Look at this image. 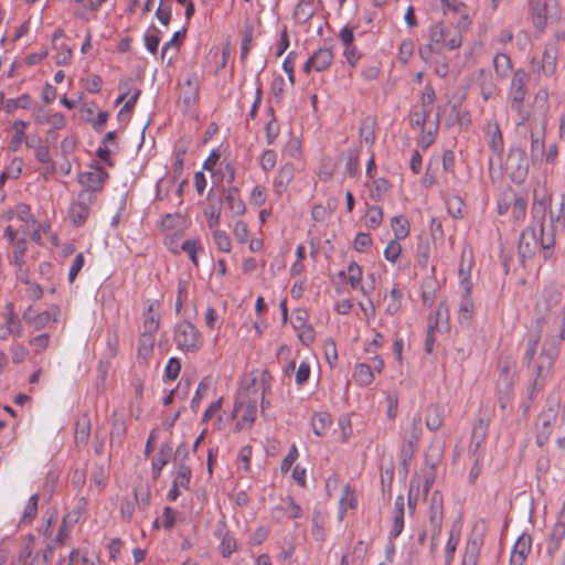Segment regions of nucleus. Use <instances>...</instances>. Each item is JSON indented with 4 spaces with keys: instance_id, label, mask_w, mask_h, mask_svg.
<instances>
[{
    "instance_id": "11",
    "label": "nucleus",
    "mask_w": 565,
    "mask_h": 565,
    "mask_svg": "<svg viewBox=\"0 0 565 565\" xmlns=\"http://www.w3.org/2000/svg\"><path fill=\"white\" fill-rule=\"evenodd\" d=\"M61 315L60 307L56 305L50 306L42 312H35L33 307L30 306L22 315V319L34 330H42L52 323L57 322Z\"/></svg>"
},
{
    "instance_id": "46",
    "label": "nucleus",
    "mask_w": 565,
    "mask_h": 565,
    "mask_svg": "<svg viewBox=\"0 0 565 565\" xmlns=\"http://www.w3.org/2000/svg\"><path fill=\"white\" fill-rule=\"evenodd\" d=\"M34 544H35L34 535L29 534L25 537V542L23 543V545L21 546V548L19 551L17 563L13 565H26V563H29L30 559L32 558V556L34 555L33 554Z\"/></svg>"
},
{
    "instance_id": "12",
    "label": "nucleus",
    "mask_w": 565,
    "mask_h": 565,
    "mask_svg": "<svg viewBox=\"0 0 565 565\" xmlns=\"http://www.w3.org/2000/svg\"><path fill=\"white\" fill-rule=\"evenodd\" d=\"M558 51L554 45L544 49L541 57H533V72L537 75L552 77L556 72Z\"/></svg>"
},
{
    "instance_id": "36",
    "label": "nucleus",
    "mask_w": 565,
    "mask_h": 565,
    "mask_svg": "<svg viewBox=\"0 0 565 565\" xmlns=\"http://www.w3.org/2000/svg\"><path fill=\"white\" fill-rule=\"evenodd\" d=\"M345 275L348 276V280L353 289H360L364 295H366L364 287L361 286L362 269L355 262L349 264L347 271L341 270L339 273V277L341 278H344Z\"/></svg>"
},
{
    "instance_id": "58",
    "label": "nucleus",
    "mask_w": 565,
    "mask_h": 565,
    "mask_svg": "<svg viewBox=\"0 0 565 565\" xmlns=\"http://www.w3.org/2000/svg\"><path fill=\"white\" fill-rule=\"evenodd\" d=\"M514 221H523L526 213V200L522 195L518 194L516 198H512V207L510 210Z\"/></svg>"
},
{
    "instance_id": "19",
    "label": "nucleus",
    "mask_w": 565,
    "mask_h": 565,
    "mask_svg": "<svg viewBox=\"0 0 565 565\" xmlns=\"http://www.w3.org/2000/svg\"><path fill=\"white\" fill-rule=\"evenodd\" d=\"M486 139L493 156L500 159L504 152V140L501 128L497 121H489L487 124Z\"/></svg>"
},
{
    "instance_id": "44",
    "label": "nucleus",
    "mask_w": 565,
    "mask_h": 565,
    "mask_svg": "<svg viewBox=\"0 0 565 565\" xmlns=\"http://www.w3.org/2000/svg\"><path fill=\"white\" fill-rule=\"evenodd\" d=\"M402 291L397 288H393L388 295H385V312L387 315H395L401 310L402 307Z\"/></svg>"
},
{
    "instance_id": "35",
    "label": "nucleus",
    "mask_w": 565,
    "mask_h": 565,
    "mask_svg": "<svg viewBox=\"0 0 565 565\" xmlns=\"http://www.w3.org/2000/svg\"><path fill=\"white\" fill-rule=\"evenodd\" d=\"M353 379L359 386H370L374 382V373L371 365L367 363H356Z\"/></svg>"
},
{
    "instance_id": "38",
    "label": "nucleus",
    "mask_w": 565,
    "mask_h": 565,
    "mask_svg": "<svg viewBox=\"0 0 565 565\" xmlns=\"http://www.w3.org/2000/svg\"><path fill=\"white\" fill-rule=\"evenodd\" d=\"M443 13L445 17L450 15H471L468 7L459 0H440Z\"/></svg>"
},
{
    "instance_id": "5",
    "label": "nucleus",
    "mask_w": 565,
    "mask_h": 565,
    "mask_svg": "<svg viewBox=\"0 0 565 565\" xmlns=\"http://www.w3.org/2000/svg\"><path fill=\"white\" fill-rule=\"evenodd\" d=\"M423 434L422 417L419 414L413 416L409 424L401 429V460L404 466L414 457L418 448V443Z\"/></svg>"
},
{
    "instance_id": "62",
    "label": "nucleus",
    "mask_w": 565,
    "mask_h": 565,
    "mask_svg": "<svg viewBox=\"0 0 565 565\" xmlns=\"http://www.w3.org/2000/svg\"><path fill=\"white\" fill-rule=\"evenodd\" d=\"M331 424L330 416L326 413H320L312 418L311 425L317 436L324 435L328 426Z\"/></svg>"
},
{
    "instance_id": "51",
    "label": "nucleus",
    "mask_w": 565,
    "mask_h": 565,
    "mask_svg": "<svg viewBox=\"0 0 565 565\" xmlns=\"http://www.w3.org/2000/svg\"><path fill=\"white\" fill-rule=\"evenodd\" d=\"M212 230V237L216 248L220 252L230 253L232 250V242L228 234L223 230H218L217 227Z\"/></svg>"
},
{
    "instance_id": "53",
    "label": "nucleus",
    "mask_w": 565,
    "mask_h": 565,
    "mask_svg": "<svg viewBox=\"0 0 565 565\" xmlns=\"http://www.w3.org/2000/svg\"><path fill=\"white\" fill-rule=\"evenodd\" d=\"M140 94H141V90L139 88L131 87L130 94L126 98V102H125L122 108L118 113V117L120 119L130 118L132 109H134Z\"/></svg>"
},
{
    "instance_id": "14",
    "label": "nucleus",
    "mask_w": 565,
    "mask_h": 565,
    "mask_svg": "<svg viewBox=\"0 0 565 565\" xmlns=\"http://www.w3.org/2000/svg\"><path fill=\"white\" fill-rule=\"evenodd\" d=\"M428 520L430 524V532L434 537L439 536L444 522V497L436 490L431 493L428 505Z\"/></svg>"
},
{
    "instance_id": "13",
    "label": "nucleus",
    "mask_w": 565,
    "mask_h": 565,
    "mask_svg": "<svg viewBox=\"0 0 565 565\" xmlns=\"http://www.w3.org/2000/svg\"><path fill=\"white\" fill-rule=\"evenodd\" d=\"M22 324L15 315L14 305L8 302L4 310L0 312V339L6 340L11 335H21Z\"/></svg>"
},
{
    "instance_id": "52",
    "label": "nucleus",
    "mask_w": 565,
    "mask_h": 565,
    "mask_svg": "<svg viewBox=\"0 0 565 565\" xmlns=\"http://www.w3.org/2000/svg\"><path fill=\"white\" fill-rule=\"evenodd\" d=\"M221 205L214 203H210L204 207L203 214L210 230L218 227L221 221Z\"/></svg>"
},
{
    "instance_id": "16",
    "label": "nucleus",
    "mask_w": 565,
    "mask_h": 565,
    "mask_svg": "<svg viewBox=\"0 0 565 565\" xmlns=\"http://www.w3.org/2000/svg\"><path fill=\"white\" fill-rule=\"evenodd\" d=\"M214 536L220 541L218 550L224 558H228L237 551V542L228 531L224 519H220L215 525Z\"/></svg>"
},
{
    "instance_id": "31",
    "label": "nucleus",
    "mask_w": 565,
    "mask_h": 565,
    "mask_svg": "<svg viewBox=\"0 0 565 565\" xmlns=\"http://www.w3.org/2000/svg\"><path fill=\"white\" fill-rule=\"evenodd\" d=\"M482 544L480 536L470 537L466 544L461 565H477Z\"/></svg>"
},
{
    "instance_id": "43",
    "label": "nucleus",
    "mask_w": 565,
    "mask_h": 565,
    "mask_svg": "<svg viewBox=\"0 0 565 565\" xmlns=\"http://www.w3.org/2000/svg\"><path fill=\"white\" fill-rule=\"evenodd\" d=\"M563 289L559 285L551 284L543 290V299L546 305V309H551L557 306L562 299Z\"/></svg>"
},
{
    "instance_id": "18",
    "label": "nucleus",
    "mask_w": 565,
    "mask_h": 565,
    "mask_svg": "<svg viewBox=\"0 0 565 565\" xmlns=\"http://www.w3.org/2000/svg\"><path fill=\"white\" fill-rule=\"evenodd\" d=\"M26 252L28 242L24 237L19 238L11 246L9 263L15 267V276L22 275L24 277L25 273L29 271Z\"/></svg>"
},
{
    "instance_id": "61",
    "label": "nucleus",
    "mask_w": 565,
    "mask_h": 565,
    "mask_svg": "<svg viewBox=\"0 0 565 565\" xmlns=\"http://www.w3.org/2000/svg\"><path fill=\"white\" fill-rule=\"evenodd\" d=\"M11 361L14 364H21L24 362L29 355V350L19 342H12V344L9 348Z\"/></svg>"
},
{
    "instance_id": "59",
    "label": "nucleus",
    "mask_w": 565,
    "mask_h": 565,
    "mask_svg": "<svg viewBox=\"0 0 565 565\" xmlns=\"http://www.w3.org/2000/svg\"><path fill=\"white\" fill-rule=\"evenodd\" d=\"M31 106H32V98L29 95L24 94V95L19 96L18 98L8 99L6 103V110L8 113H12L18 108L30 109Z\"/></svg>"
},
{
    "instance_id": "40",
    "label": "nucleus",
    "mask_w": 565,
    "mask_h": 565,
    "mask_svg": "<svg viewBox=\"0 0 565 565\" xmlns=\"http://www.w3.org/2000/svg\"><path fill=\"white\" fill-rule=\"evenodd\" d=\"M460 542V529L451 527L449 531V537L445 547V563L450 565L454 561L457 546Z\"/></svg>"
},
{
    "instance_id": "22",
    "label": "nucleus",
    "mask_w": 565,
    "mask_h": 565,
    "mask_svg": "<svg viewBox=\"0 0 565 565\" xmlns=\"http://www.w3.org/2000/svg\"><path fill=\"white\" fill-rule=\"evenodd\" d=\"M565 537V504L559 512L558 519L556 523L554 524L551 534L547 540V553L550 555L555 554V552L558 550L561 542Z\"/></svg>"
},
{
    "instance_id": "1",
    "label": "nucleus",
    "mask_w": 565,
    "mask_h": 565,
    "mask_svg": "<svg viewBox=\"0 0 565 565\" xmlns=\"http://www.w3.org/2000/svg\"><path fill=\"white\" fill-rule=\"evenodd\" d=\"M472 25L471 15H450L430 26L428 43L419 47V56L425 62H433L434 54L457 50L462 44L463 33Z\"/></svg>"
},
{
    "instance_id": "10",
    "label": "nucleus",
    "mask_w": 565,
    "mask_h": 565,
    "mask_svg": "<svg viewBox=\"0 0 565 565\" xmlns=\"http://www.w3.org/2000/svg\"><path fill=\"white\" fill-rule=\"evenodd\" d=\"M96 201L97 200L93 199L87 192H78L76 199L68 207L71 223L76 227L83 226L87 222L92 206Z\"/></svg>"
},
{
    "instance_id": "60",
    "label": "nucleus",
    "mask_w": 565,
    "mask_h": 565,
    "mask_svg": "<svg viewBox=\"0 0 565 565\" xmlns=\"http://www.w3.org/2000/svg\"><path fill=\"white\" fill-rule=\"evenodd\" d=\"M191 468L185 463H180L175 473V477L173 479V482L175 484H180L183 489H189L190 481H191Z\"/></svg>"
},
{
    "instance_id": "57",
    "label": "nucleus",
    "mask_w": 565,
    "mask_h": 565,
    "mask_svg": "<svg viewBox=\"0 0 565 565\" xmlns=\"http://www.w3.org/2000/svg\"><path fill=\"white\" fill-rule=\"evenodd\" d=\"M53 544H47L42 551H38L26 565H49L53 556Z\"/></svg>"
},
{
    "instance_id": "17",
    "label": "nucleus",
    "mask_w": 565,
    "mask_h": 565,
    "mask_svg": "<svg viewBox=\"0 0 565 565\" xmlns=\"http://www.w3.org/2000/svg\"><path fill=\"white\" fill-rule=\"evenodd\" d=\"M334 55L331 47H320L307 60L303 65V72L309 74L312 70L322 72L329 68L333 62Z\"/></svg>"
},
{
    "instance_id": "8",
    "label": "nucleus",
    "mask_w": 565,
    "mask_h": 565,
    "mask_svg": "<svg viewBox=\"0 0 565 565\" xmlns=\"http://www.w3.org/2000/svg\"><path fill=\"white\" fill-rule=\"evenodd\" d=\"M173 340L177 348L183 352H198L203 347L201 332L189 321L175 324Z\"/></svg>"
},
{
    "instance_id": "33",
    "label": "nucleus",
    "mask_w": 565,
    "mask_h": 565,
    "mask_svg": "<svg viewBox=\"0 0 565 565\" xmlns=\"http://www.w3.org/2000/svg\"><path fill=\"white\" fill-rule=\"evenodd\" d=\"M17 218L21 223H23V232H26L30 225L35 224L34 215L31 212V209L25 203H19L14 206V209L10 212L9 220Z\"/></svg>"
},
{
    "instance_id": "64",
    "label": "nucleus",
    "mask_w": 565,
    "mask_h": 565,
    "mask_svg": "<svg viewBox=\"0 0 565 565\" xmlns=\"http://www.w3.org/2000/svg\"><path fill=\"white\" fill-rule=\"evenodd\" d=\"M233 235L237 243H247L249 238V231L247 224L242 220H237L233 226Z\"/></svg>"
},
{
    "instance_id": "50",
    "label": "nucleus",
    "mask_w": 565,
    "mask_h": 565,
    "mask_svg": "<svg viewBox=\"0 0 565 565\" xmlns=\"http://www.w3.org/2000/svg\"><path fill=\"white\" fill-rule=\"evenodd\" d=\"M431 111H433L431 109L423 107V106L415 107L413 113L411 114L412 127L415 129L423 130L425 128L427 119L431 115Z\"/></svg>"
},
{
    "instance_id": "32",
    "label": "nucleus",
    "mask_w": 565,
    "mask_h": 565,
    "mask_svg": "<svg viewBox=\"0 0 565 565\" xmlns=\"http://www.w3.org/2000/svg\"><path fill=\"white\" fill-rule=\"evenodd\" d=\"M29 124L24 120H14L12 122V131L13 135L10 139L9 147L12 151H18L22 143L25 142L28 146L30 143L26 140L25 130L28 128Z\"/></svg>"
},
{
    "instance_id": "23",
    "label": "nucleus",
    "mask_w": 565,
    "mask_h": 565,
    "mask_svg": "<svg viewBox=\"0 0 565 565\" xmlns=\"http://www.w3.org/2000/svg\"><path fill=\"white\" fill-rule=\"evenodd\" d=\"M63 35V31L57 29L52 36V43L55 50L54 60L57 65H67L71 63L73 57L72 49L66 43L60 41Z\"/></svg>"
},
{
    "instance_id": "37",
    "label": "nucleus",
    "mask_w": 565,
    "mask_h": 565,
    "mask_svg": "<svg viewBox=\"0 0 565 565\" xmlns=\"http://www.w3.org/2000/svg\"><path fill=\"white\" fill-rule=\"evenodd\" d=\"M39 500L40 498L36 493L29 498L19 521L20 525H30L33 523L38 515Z\"/></svg>"
},
{
    "instance_id": "47",
    "label": "nucleus",
    "mask_w": 565,
    "mask_h": 565,
    "mask_svg": "<svg viewBox=\"0 0 565 565\" xmlns=\"http://www.w3.org/2000/svg\"><path fill=\"white\" fill-rule=\"evenodd\" d=\"M17 278L25 285V296L31 299V300H40L42 297H43V289L42 287L34 282V281H31L30 278H29V271L25 273V276L23 277L22 275H17Z\"/></svg>"
},
{
    "instance_id": "54",
    "label": "nucleus",
    "mask_w": 565,
    "mask_h": 565,
    "mask_svg": "<svg viewBox=\"0 0 565 565\" xmlns=\"http://www.w3.org/2000/svg\"><path fill=\"white\" fill-rule=\"evenodd\" d=\"M345 173L354 178L360 172V164H359V151L356 149H349L345 151Z\"/></svg>"
},
{
    "instance_id": "3",
    "label": "nucleus",
    "mask_w": 565,
    "mask_h": 565,
    "mask_svg": "<svg viewBox=\"0 0 565 565\" xmlns=\"http://www.w3.org/2000/svg\"><path fill=\"white\" fill-rule=\"evenodd\" d=\"M527 73L519 68L513 72L508 89V102L511 110L516 115L515 125L518 128L525 126L531 118V111L524 105L527 95Z\"/></svg>"
},
{
    "instance_id": "42",
    "label": "nucleus",
    "mask_w": 565,
    "mask_h": 565,
    "mask_svg": "<svg viewBox=\"0 0 565 565\" xmlns=\"http://www.w3.org/2000/svg\"><path fill=\"white\" fill-rule=\"evenodd\" d=\"M180 248L186 253L189 256L191 263L198 268L199 267V259L198 254L203 252L202 243L199 238H192L184 241Z\"/></svg>"
},
{
    "instance_id": "49",
    "label": "nucleus",
    "mask_w": 565,
    "mask_h": 565,
    "mask_svg": "<svg viewBox=\"0 0 565 565\" xmlns=\"http://www.w3.org/2000/svg\"><path fill=\"white\" fill-rule=\"evenodd\" d=\"M391 227L396 239H404L409 235V224L403 215H396L391 220Z\"/></svg>"
},
{
    "instance_id": "27",
    "label": "nucleus",
    "mask_w": 565,
    "mask_h": 565,
    "mask_svg": "<svg viewBox=\"0 0 565 565\" xmlns=\"http://www.w3.org/2000/svg\"><path fill=\"white\" fill-rule=\"evenodd\" d=\"M172 448L169 444L164 443L160 446L158 454L152 457L151 471L153 479L161 476L162 469L168 465L171 459Z\"/></svg>"
},
{
    "instance_id": "30",
    "label": "nucleus",
    "mask_w": 565,
    "mask_h": 565,
    "mask_svg": "<svg viewBox=\"0 0 565 565\" xmlns=\"http://www.w3.org/2000/svg\"><path fill=\"white\" fill-rule=\"evenodd\" d=\"M545 120L542 121L541 127L536 130H531V157L534 160L541 159L545 152Z\"/></svg>"
},
{
    "instance_id": "28",
    "label": "nucleus",
    "mask_w": 565,
    "mask_h": 565,
    "mask_svg": "<svg viewBox=\"0 0 565 565\" xmlns=\"http://www.w3.org/2000/svg\"><path fill=\"white\" fill-rule=\"evenodd\" d=\"M489 422L490 420L488 418H479L475 423L469 446L471 451L477 452L484 444L488 435Z\"/></svg>"
},
{
    "instance_id": "2",
    "label": "nucleus",
    "mask_w": 565,
    "mask_h": 565,
    "mask_svg": "<svg viewBox=\"0 0 565 565\" xmlns=\"http://www.w3.org/2000/svg\"><path fill=\"white\" fill-rule=\"evenodd\" d=\"M269 374L263 371L258 377L252 380L250 385L239 391L235 402L233 418H237L236 429H249L257 414V403L260 399L262 407L265 408V395L270 390Z\"/></svg>"
},
{
    "instance_id": "29",
    "label": "nucleus",
    "mask_w": 565,
    "mask_h": 565,
    "mask_svg": "<svg viewBox=\"0 0 565 565\" xmlns=\"http://www.w3.org/2000/svg\"><path fill=\"white\" fill-rule=\"evenodd\" d=\"M78 516L75 512L67 513L63 516L62 522L60 524L58 531L54 540L50 543L53 544L54 547L56 545H63L68 539L74 524L77 522Z\"/></svg>"
},
{
    "instance_id": "56",
    "label": "nucleus",
    "mask_w": 565,
    "mask_h": 565,
    "mask_svg": "<svg viewBox=\"0 0 565 565\" xmlns=\"http://www.w3.org/2000/svg\"><path fill=\"white\" fill-rule=\"evenodd\" d=\"M493 65L497 74L501 77H505L512 70V62L509 55L499 53L493 58Z\"/></svg>"
},
{
    "instance_id": "55",
    "label": "nucleus",
    "mask_w": 565,
    "mask_h": 565,
    "mask_svg": "<svg viewBox=\"0 0 565 565\" xmlns=\"http://www.w3.org/2000/svg\"><path fill=\"white\" fill-rule=\"evenodd\" d=\"M390 191V183L387 180L383 178H379L373 181L372 186L370 188V196L372 200L379 202L383 200V198Z\"/></svg>"
},
{
    "instance_id": "6",
    "label": "nucleus",
    "mask_w": 565,
    "mask_h": 565,
    "mask_svg": "<svg viewBox=\"0 0 565 565\" xmlns=\"http://www.w3.org/2000/svg\"><path fill=\"white\" fill-rule=\"evenodd\" d=\"M533 26L544 32L548 23L559 20L557 0H536L527 4Z\"/></svg>"
},
{
    "instance_id": "7",
    "label": "nucleus",
    "mask_w": 565,
    "mask_h": 565,
    "mask_svg": "<svg viewBox=\"0 0 565 565\" xmlns=\"http://www.w3.org/2000/svg\"><path fill=\"white\" fill-rule=\"evenodd\" d=\"M532 226L536 227V237H539V246L543 252L544 259H548L553 255V248L555 245L554 237V226L551 224L550 226L544 225L545 218V207L542 203L534 204L532 207Z\"/></svg>"
},
{
    "instance_id": "39",
    "label": "nucleus",
    "mask_w": 565,
    "mask_h": 565,
    "mask_svg": "<svg viewBox=\"0 0 565 565\" xmlns=\"http://www.w3.org/2000/svg\"><path fill=\"white\" fill-rule=\"evenodd\" d=\"M356 504L358 502L354 491L351 489L349 484H345L343 487L342 495L339 501V519L342 520L348 510L354 509Z\"/></svg>"
},
{
    "instance_id": "20",
    "label": "nucleus",
    "mask_w": 565,
    "mask_h": 565,
    "mask_svg": "<svg viewBox=\"0 0 565 565\" xmlns=\"http://www.w3.org/2000/svg\"><path fill=\"white\" fill-rule=\"evenodd\" d=\"M539 247V237H536V227L525 228L520 237L519 255L523 262L532 258Z\"/></svg>"
},
{
    "instance_id": "4",
    "label": "nucleus",
    "mask_w": 565,
    "mask_h": 565,
    "mask_svg": "<svg viewBox=\"0 0 565 565\" xmlns=\"http://www.w3.org/2000/svg\"><path fill=\"white\" fill-rule=\"evenodd\" d=\"M159 307L157 300H149L143 312V330L138 340V356L143 361H148L153 351L156 333L160 326Z\"/></svg>"
},
{
    "instance_id": "41",
    "label": "nucleus",
    "mask_w": 565,
    "mask_h": 565,
    "mask_svg": "<svg viewBox=\"0 0 565 565\" xmlns=\"http://www.w3.org/2000/svg\"><path fill=\"white\" fill-rule=\"evenodd\" d=\"M90 435L89 418L84 415L79 417L75 425V441L77 445H86Z\"/></svg>"
},
{
    "instance_id": "21",
    "label": "nucleus",
    "mask_w": 565,
    "mask_h": 565,
    "mask_svg": "<svg viewBox=\"0 0 565 565\" xmlns=\"http://www.w3.org/2000/svg\"><path fill=\"white\" fill-rule=\"evenodd\" d=\"M532 547V537L527 533H522L513 545L510 565H523Z\"/></svg>"
},
{
    "instance_id": "9",
    "label": "nucleus",
    "mask_w": 565,
    "mask_h": 565,
    "mask_svg": "<svg viewBox=\"0 0 565 565\" xmlns=\"http://www.w3.org/2000/svg\"><path fill=\"white\" fill-rule=\"evenodd\" d=\"M108 179L107 171L99 164H92L89 170L81 172L77 182L81 185L79 192H87L93 199L97 200Z\"/></svg>"
},
{
    "instance_id": "25",
    "label": "nucleus",
    "mask_w": 565,
    "mask_h": 565,
    "mask_svg": "<svg viewBox=\"0 0 565 565\" xmlns=\"http://www.w3.org/2000/svg\"><path fill=\"white\" fill-rule=\"evenodd\" d=\"M295 177V167L291 163L284 164L277 172V175L275 177L273 181V189L274 192L280 196L286 191L290 182L292 181Z\"/></svg>"
},
{
    "instance_id": "15",
    "label": "nucleus",
    "mask_w": 565,
    "mask_h": 565,
    "mask_svg": "<svg viewBox=\"0 0 565 565\" xmlns=\"http://www.w3.org/2000/svg\"><path fill=\"white\" fill-rule=\"evenodd\" d=\"M221 205H223L233 217H241L246 212V204L241 196L238 188L234 185H230L223 190Z\"/></svg>"
},
{
    "instance_id": "26",
    "label": "nucleus",
    "mask_w": 565,
    "mask_h": 565,
    "mask_svg": "<svg viewBox=\"0 0 565 565\" xmlns=\"http://www.w3.org/2000/svg\"><path fill=\"white\" fill-rule=\"evenodd\" d=\"M405 501L403 495H398L394 502L393 523L390 531V539L395 540L404 530Z\"/></svg>"
},
{
    "instance_id": "63",
    "label": "nucleus",
    "mask_w": 565,
    "mask_h": 565,
    "mask_svg": "<svg viewBox=\"0 0 565 565\" xmlns=\"http://www.w3.org/2000/svg\"><path fill=\"white\" fill-rule=\"evenodd\" d=\"M23 169V160L21 158H14L7 167L6 171L1 174L0 181L4 178L18 179Z\"/></svg>"
},
{
    "instance_id": "45",
    "label": "nucleus",
    "mask_w": 565,
    "mask_h": 565,
    "mask_svg": "<svg viewBox=\"0 0 565 565\" xmlns=\"http://www.w3.org/2000/svg\"><path fill=\"white\" fill-rule=\"evenodd\" d=\"M509 159L510 161L518 159V163H515L516 169L514 172H512L511 177L513 180L521 182L527 173V163L524 151L518 150L511 153Z\"/></svg>"
},
{
    "instance_id": "34",
    "label": "nucleus",
    "mask_w": 565,
    "mask_h": 565,
    "mask_svg": "<svg viewBox=\"0 0 565 565\" xmlns=\"http://www.w3.org/2000/svg\"><path fill=\"white\" fill-rule=\"evenodd\" d=\"M475 313V303L471 294L460 292V302L458 309V320L461 324H468Z\"/></svg>"
},
{
    "instance_id": "24",
    "label": "nucleus",
    "mask_w": 565,
    "mask_h": 565,
    "mask_svg": "<svg viewBox=\"0 0 565 565\" xmlns=\"http://www.w3.org/2000/svg\"><path fill=\"white\" fill-rule=\"evenodd\" d=\"M472 257H466V252L461 254V260L458 270L459 292L471 294L473 284L471 281Z\"/></svg>"
},
{
    "instance_id": "48",
    "label": "nucleus",
    "mask_w": 565,
    "mask_h": 565,
    "mask_svg": "<svg viewBox=\"0 0 565 565\" xmlns=\"http://www.w3.org/2000/svg\"><path fill=\"white\" fill-rule=\"evenodd\" d=\"M315 9L311 2L300 0L294 10V18L297 23H306L313 15Z\"/></svg>"
}]
</instances>
